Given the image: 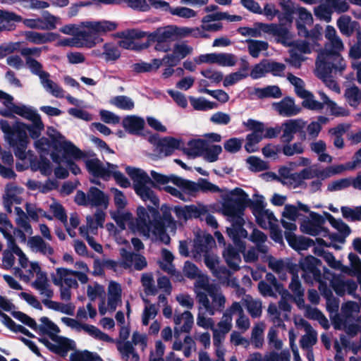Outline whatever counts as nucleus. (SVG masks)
<instances>
[{
    "label": "nucleus",
    "instance_id": "20",
    "mask_svg": "<svg viewBox=\"0 0 361 361\" xmlns=\"http://www.w3.org/2000/svg\"><path fill=\"white\" fill-rule=\"evenodd\" d=\"M189 148H183V152L194 158L198 157L203 155L205 147L208 145V142L206 140L203 139H192L188 142Z\"/></svg>",
    "mask_w": 361,
    "mask_h": 361
},
{
    "label": "nucleus",
    "instance_id": "32",
    "mask_svg": "<svg viewBox=\"0 0 361 361\" xmlns=\"http://www.w3.org/2000/svg\"><path fill=\"white\" fill-rule=\"evenodd\" d=\"M345 97L350 106L357 107L360 103L361 91L357 86L353 85L345 90Z\"/></svg>",
    "mask_w": 361,
    "mask_h": 361
},
{
    "label": "nucleus",
    "instance_id": "11",
    "mask_svg": "<svg viewBox=\"0 0 361 361\" xmlns=\"http://www.w3.org/2000/svg\"><path fill=\"white\" fill-rule=\"evenodd\" d=\"M88 172L94 177H99L107 180L111 174V169L117 168L116 165L107 163L108 169L103 166L102 163L98 159H87L85 161Z\"/></svg>",
    "mask_w": 361,
    "mask_h": 361
},
{
    "label": "nucleus",
    "instance_id": "61",
    "mask_svg": "<svg viewBox=\"0 0 361 361\" xmlns=\"http://www.w3.org/2000/svg\"><path fill=\"white\" fill-rule=\"evenodd\" d=\"M166 227L163 226L161 223H157V227H153V233L156 235H159V239L164 244L168 245L171 241V238L166 233Z\"/></svg>",
    "mask_w": 361,
    "mask_h": 361
},
{
    "label": "nucleus",
    "instance_id": "42",
    "mask_svg": "<svg viewBox=\"0 0 361 361\" xmlns=\"http://www.w3.org/2000/svg\"><path fill=\"white\" fill-rule=\"evenodd\" d=\"M215 243V240L211 234H207L203 236L202 238L198 239L195 242V247L198 252H207L209 247H211L213 244Z\"/></svg>",
    "mask_w": 361,
    "mask_h": 361
},
{
    "label": "nucleus",
    "instance_id": "21",
    "mask_svg": "<svg viewBox=\"0 0 361 361\" xmlns=\"http://www.w3.org/2000/svg\"><path fill=\"white\" fill-rule=\"evenodd\" d=\"M56 274L58 278L54 277L52 279V281L54 285H61V280H63V278L68 275L76 276L82 283H86L88 281V277L87 274L85 272L79 271L59 267L56 269Z\"/></svg>",
    "mask_w": 361,
    "mask_h": 361
},
{
    "label": "nucleus",
    "instance_id": "12",
    "mask_svg": "<svg viewBox=\"0 0 361 361\" xmlns=\"http://www.w3.org/2000/svg\"><path fill=\"white\" fill-rule=\"evenodd\" d=\"M175 32L172 28L168 27L164 29H157L156 31L149 33L147 36V43L143 45L137 44V51L144 47H148L150 42H171L175 40Z\"/></svg>",
    "mask_w": 361,
    "mask_h": 361
},
{
    "label": "nucleus",
    "instance_id": "4",
    "mask_svg": "<svg viewBox=\"0 0 361 361\" xmlns=\"http://www.w3.org/2000/svg\"><path fill=\"white\" fill-rule=\"evenodd\" d=\"M145 120L137 116V136H142L149 143L157 147L160 153H164L165 156H170L175 149H180L182 140L173 137H165L161 139L157 133L152 134L145 128Z\"/></svg>",
    "mask_w": 361,
    "mask_h": 361
},
{
    "label": "nucleus",
    "instance_id": "51",
    "mask_svg": "<svg viewBox=\"0 0 361 361\" xmlns=\"http://www.w3.org/2000/svg\"><path fill=\"white\" fill-rule=\"evenodd\" d=\"M267 73H271L274 76H281L286 69L285 64L267 59L266 62Z\"/></svg>",
    "mask_w": 361,
    "mask_h": 361
},
{
    "label": "nucleus",
    "instance_id": "46",
    "mask_svg": "<svg viewBox=\"0 0 361 361\" xmlns=\"http://www.w3.org/2000/svg\"><path fill=\"white\" fill-rule=\"evenodd\" d=\"M359 311L360 305L354 301H348L341 307V313L345 319L351 318L353 312H358Z\"/></svg>",
    "mask_w": 361,
    "mask_h": 361
},
{
    "label": "nucleus",
    "instance_id": "58",
    "mask_svg": "<svg viewBox=\"0 0 361 361\" xmlns=\"http://www.w3.org/2000/svg\"><path fill=\"white\" fill-rule=\"evenodd\" d=\"M344 169L343 165H339L336 167H329L326 169L315 171V176L321 178L322 179L327 178L334 174H338Z\"/></svg>",
    "mask_w": 361,
    "mask_h": 361
},
{
    "label": "nucleus",
    "instance_id": "48",
    "mask_svg": "<svg viewBox=\"0 0 361 361\" xmlns=\"http://www.w3.org/2000/svg\"><path fill=\"white\" fill-rule=\"evenodd\" d=\"M266 62L267 59H264L259 63L253 66L250 73L252 79L261 78L264 76L265 73H267Z\"/></svg>",
    "mask_w": 361,
    "mask_h": 361
},
{
    "label": "nucleus",
    "instance_id": "14",
    "mask_svg": "<svg viewBox=\"0 0 361 361\" xmlns=\"http://www.w3.org/2000/svg\"><path fill=\"white\" fill-rule=\"evenodd\" d=\"M276 110L283 116H293L301 111V108L295 104L293 98L285 97L279 102L274 104Z\"/></svg>",
    "mask_w": 361,
    "mask_h": 361
},
{
    "label": "nucleus",
    "instance_id": "7",
    "mask_svg": "<svg viewBox=\"0 0 361 361\" xmlns=\"http://www.w3.org/2000/svg\"><path fill=\"white\" fill-rule=\"evenodd\" d=\"M41 322L46 326L48 331V335L52 341H58L59 345H56L51 343L47 338H38L39 342L44 344L50 351L56 353L64 355L68 352V350L72 349L73 341L65 337H59L56 334L60 332L59 326L52 322L47 317H42L40 318Z\"/></svg>",
    "mask_w": 361,
    "mask_h": 361
},
{
    "label": "nucleus",
    "instance_id": "55",
    "mask_svg": "<svg viewBox=\"0 0 361 361\" xmlns=\"http://www.w3.org/2000/svg\"><path fill=\"white\" fill-rule=\"evenodd\" d=\"M248 76L247 73H241L240 71H237L235 73H230L226 75L224 80V86L228 87L234 85L237 82L246 78Z\"/></svg>",
    "mask_w": 361,
    "mask_h": 361
},
{
    "label": "nucleus",
    "instance_id": "49",
    "mask_svg": "<svg viewBox=\"0 0 361 361\" xmlns=\"http://www.w3.org/2000/svg\"><path fill=\"white\" fill-rule=\"evenodd\" d=\"M306 122L300 118L290 119L283 123L284 128L292 133H297L302 127H305Z\"/></svg>",
    "mask_w": 361,
    "mask_h": 361
},
{
    "label": "nucleus",
    "instance_id": "2",
    "mask_svg": "<svg viewBox=\"0 0 361 361\" xmlns=\"http://www.w3.org/2000/svg\"><path fill=\"white\" fill-rule=\"evenodd\" d=\"M24 123L17 121L11 127L6 120H0V127L10 146L14 148V154L19 159L26 158L25 150L28 144L27 133L24 131Z\"/></svg>",
    "mask_w": 361,
    "mask_h": 361
},
{
    "label": "nucleus",
    "instance_id": "24",
    "mask_svg": "<svg viewBox=\"0 0 361 361\" xmlns=\"http://www.w3.org/2000/svg\"><path fill=\"white\" fill-rule=\"evenodd\" d=\"M137 195H138L142 201L145 202L147 207V204H150L153 207H159V199L149 187H145L138 189Z\"/></svg>",
    "mask_w": 361,
    "mask_h": 361
},
{
    "label": "nucleus",
    "instance_id": "19",
    "mask_svg": "<svg viewBox=\"0 0 361 361\" xmlns=\"http://www.w3.org/2000/svg\"><path fill=\"white\" fill-rule=\"evenodd\" d=\"M115 37L121 38L118 42L119 47L126 49L135 50V29H128L115 34Z\"/></svg>",
    "mask_w": 361,
    "mask_h": 361
},
{
    "label": "nucleus",
    "instance_id": "26",
    "mask_svg": "<svg viewBox=\"0 0 361 361\" xmlns=\"http://www.w3.org/2000/svg\"><path fill=\"white\" fill-rule=\"evenodd\" d=\"M324 215L332 227L338 231L343 238L348 236L351 232L350 228L342 219H335L331 214L325 212Z\"/></svg>",
    "mask_w": 361,
    "mask_h": 361
},
{
    "label": "nucleus",
    "instance_id": "27",
    "mask_svg": "<svg viewBox=\"0 0 361 361\" xmlns=\"http://www.w3.org/2000/svg\"><path fill=\"white\" fill-rule=\"evenodd\" d=\"M278 42H280L285 47H290L293 43V35L288 29L283 25V22L279 25L275 35Z\"/></svg>",
    "mask_w": 361,
    "mask_h": 361
},
{
    "label": "nucleus",
    "instance_id": "62",
    "mask_svg": "<svg viewBox=\"0 0 361 361\" xmlns=\"http://www.w3.org/2000/svg\"><path fill=\"white\" fill-rule=\"evenodd\" d=\"M345 281L343 280L341 277H334L331 281V287L340 297L343 296L345 294Z\"/></svg>",
    "mask_w": 361,
    "mask_h": 361
},
{
    "label": "nucleus",
    "instance_id": "43",
    "mask_svg": "<svg viewBox=\"0 0 361 361\" xmlns=\"http://www.w3.org/2000/svg\"><path fill=\"white\" fill-rule=\"evenodd\" d=\"M236 62V56L233 54L217 53L216 64L221 66H233Z\"/></svg>",
    "mask_w": 361,
    "mask_h": 361
},
{
    "label": "nucleus",
    "instance_id": "22",
    "mask_svg": "<svg viewBox=\"0 0 361 361\" xmlns=\"http://www.w3.org/2000/svg\"><path fill=\"white\" fill-rule=\"evenodd\" d=\"M111 218L116 221L121 231L126 229V224L128 221L129 230L132 233L135 234V222L132 219L131 213H121L119 211H117L111 213Z\"/></svg>",
    "mask_w": 361,
    "mask_h": 361
},
{
    "label": "nucleus",
    "instance_id": "8",
    "mask_svg": "<svg viewBox=\"0 0 361 361\" xmlns=\"http://www.w3.org/2000/svg\"><path fill=\"white\" fill-rule=\"evenodd\" d=\"M53 149L57 152L63 151V157L65 159L69 170L74 175H78L81 173V170L78 165L71 159H80L85 157V153L74 145L71 141L61 142L56 137H53Z\"/></svg>",
    "mask_w": 361,
    "mask_h": 361
},
{
    "label": "nucleus",
    "instance_id": "28",
    "mask_svg": "<svg viewBox=\"0 0 361 361\" xmlns=\"http://www.w3.org/2000/svg\"><path fill=\"white\" fill-rule=\"evenodd\" d=\"M71 361H103L97 353H93L87 350L76 351L71 354Z\"/></svg>",
    "mask_w": 361,
    "mask_h": 361
},
{
    "label": "nucleus",
    "instance_id": "17",
    "mask_svg": "<svg viewBox=\"0 0 361 361\" xmlns=\"http://www.w3.org/2000/svg\"><path fill=\"white\" fill-rule=\"evenodd\" d=\"M336 24L340 32L347 37L351 36L355 30L360 28V23L357 21H353L351 18L346 15L340 16Z\"/></svg>",
    "mask_w": 361,
    "mask_h": 361
},
{
    "label": "nucleus",
    "instance_id": "40",
    "mask_svg": "<svg viewBox=\"0 0 361 361\" xmlns=\"http://www.w3.org/2000/svg\"><path fill=\"white\" fill-rule=\"evenodd\" d=\"M244 214H238L236 216H228L233 219L232 227L227 228L226 232L229 237H235L237 235V231L241 228L245 224V220L243 219Z\"/></svg>",
    "mask_w": 361,
    "mask_h": 361
},
{
    "label": "nucleus",
    "instance_id": "53",
    "mask_svg": "<svg viewBox=\"0 0 361 361\" xmlns=\"http://www.w3.org/2000/svg\"><path fill=\"white\" fill-rule=\"evenodd\" d=\"M243 140L238 137H232L227 140L224 144V149L230 153H235L242 147Z\"/></svg>",
    "mask_w": 361,
    "mask_h": 361
},
{
    "label": "nucleus",
    "instance_id": "3",
    "mask_svg": "<svg viewBox=\"0 0 361 361\" xmlns=\"http://www.w3.org/2000/svg\"><path fill=\"white\" fill-rule=\"evenodd\" d=\"M81 24L87 30H79L77 39L80 42L79 44L88 48H92L96 45L99 41V35L114 31L118 27V24L116 22L104 20L86 21L82 22Z\"/></svg>",
    "mask_w": 361,
    "mask_h": 361
},
{
    "label": "nucleus",
    "instance_id": "25",
    "mask_svg": "<svg viewBox=\"0 0 361 361\" xmlns=\"http://www.w3.org/2000/svg\"><path fill=\"white\" fill-rule=\"evenodd\" d=\"M255 94L259 99L280 98L282 92L279 86L269 85L263 88H256Z\"/></svg>",
    "mask_w": 361,
    "mask_h": 361
},
{
    "label": "nucleus",
    "instance_id": "38",
    "mask_svg": "<svg viewBox=\"0 0 361 361\" xmlns=\"http://www.w3.org/2000/svg\"><path fill=\"white\" fill-rule=\"evenodd\" d=\"M141 283L145 288V292L147 295H155L157 293V289L154 285L152 273L143 274L141 277Z\"/></svg>",
    "mask_w": 361,
    "mask_h": 361
},
{
    "label": "nucleus",
    "instance_id": "9",
    "mask_svg": "<svg viewBox=\"0 0 361 361\" xmlns=\"http://www.w3.org/2000/svg\"><path fill=\"white\" fill-rule=\"evenodd\" d=\"M3 99L5 100L3 102V104L8 109H0V115L4 117L14 118H16L14 114H16L32 121L40 116L35 111L30 109L25 105L18 106L13 104V97L11 100H8L9 99L7 98H3Z\"/></svg>",
    "mask_w": 361,
    "mask_h": 361
},
{
    "label": "nucleus",
    "instance_id": "13",
    "mask_svg": "<svg viewBox=\"0 0 361 361\" xmlns=\"http://www.w3.org/2000/svg\"><path fill=\"white\" fill-rule=\"evenodd\" d=\"M321 264L322 261L312 255H308L300 260V269L305 274H312L317 281L321 279L322 273L318 267Z\"/></svg>",
    "mask_w": 361,
    "mask_h": 361
},
{
    "label": "nucleus",
    "instance_id": "47",
    "mask_svg": "<svg viewBox=\"0 0 361 361\" xmlns=\"http://www.w3.org/2000/svg\"><path fill=\"white\" fill-rule=\"evenodd\" d=\"M251 341L255 348H260L263 345V329L259 326H255L251 334Z\"/></svg>",
    "mask_w": 361,
    "mask_h": 361
},
{
    "label": "nucleus",
    "instance_id": "35",
    "mask_svg": "<svg viewBox=\"0 0 361 361\" xmlns=\"http://www.w3.org/2000/svg\"><path fill=\"white\" fill-rule=\"evenodd\" d=\"M322 295L326 300V308L329 312L336 311L338 305L336 302H332L333 293L330 288L326 284H320L319 287Z\"/></svg>",
    "mask_w": 361,
    "mask_h": 361
},
{
    "label": "nucleus",
    "instance_id": "10",
    "mask_svg": "<svg viewBox=\"0 0 361 361\" xmlns=\"http://www.w3.org/2000/svg\"><path fill=\"white\" fill-rule=\"evenodd\" d=\"M245 250H242L239 246L228 244L222 252L223 257L228 267L234 271L240 270L241 262L240 253H244Z\"/></svg>",
    "mask_w": 361,
    "mask_h": 361
},
{
    "label": "nucleus",
    "instance_id": "36",
    "mask_svg": "<svg viewBox=\"0 0 361 361\" xmlns=\"http://www.w3.org/2000/svg\"><path fill=\"white\" fill-rule=\"evenodd\" d=\"M109 102L121 109L131 110L134 108L133 101L124 95L114 97L110 99Z\"/></svg>",
    "mask_w": 361,
    "mask_h": 361
},
{
    "label": "nucleus",
    "instance_id": "39",
    "mask_svg": "<svg viewBox=\"0 0 361 361\" xmlns=\"http://www.w3.org/2000/svg\"><path fill=\"white\" fill-rule=\"evenodd\" d=\"M222 152V147L221 145H214L211 147H205L203 156L204 159L209 162H214L219 159V155Z\"/></svg>",
    "mask_w": 361,
    "mask_h": 361
},
{
    "label": "nucleus",
    "instance_id": "15",
    "mask_svg": "<svg viewBox=\"0 0 361 361\" xmlns=\"http://www.w3.org/2000/svg\"><path fill=\"white\" fill-rule=\"evenodd\" d=\"M47 135H49L50 140L46 137H42L35 141V147L39 151L47 152L49 147H51L53 148V142L51 138L53 137H57L56 139L61 142L66 141L65 137L52 126L48 127Z\"/></svg>",
    "mask_w": 361,
    "mask_h": 361
},
{
    "label": "nucleus",
    "instance_id": "37",
    "mask_svg": "<svg viewBox=\"0 0 361 361\" xmlns=\"http://www.w3.org/2000/svg\"><path fill=\"white\" fill-rule=\"evenodd\" d=\"M341 211L343 217L348 221H361V206L355 207V208L343 206L341 208Z\"/></svg>",
    "mask_w": 361,
    "mask_h": 361
},
{
    "label": "nucleus",
    "instance_id": "45",
    "mask_svg": "<svg viewBox=\"0 0 361 361\" xmlns=\"http://www.w3.org/2000/svg\"><path fill=\"white\" fill-rule=\"evenodd\" d=\"M169 11L173 16L185 18H190L197 16V13L194 10L187 7L171 8L170 6Z\"/></svg>",
    "mask_w": 361,
    "mask_h": 361
},
{
    "label": "nucleus",
    "instance_id": "44",
    "mask_svg": "<svg viewBox=\"0 0 361 361\" xmlns=\"http://www.w3.org/2000/svg\"><path fill=\"white\" fill-rule=\"evenodd\" d=\"M207 209L203 207L198 208L194 204L185 205L186 221L190 219H197L207 214Z\"/></svg>",
    "mask_w": 361,
    "mask_h": 361
},
{
    "label": "nucleus",
    "instance_id": "23",
    "mask_svg": "<svg viewBox=\"0 0 361 361\" xmlns=\"http://www.w3.org/2000/svg\"><path fill=\"white\" fill-rule=\"evenodd\" d=\"M89 205L99 207L104 205L107 206L109 203L108 197L103 191L98 188L92 186L88 190Z\"/></svg>",
    "mask_w": 361,
    "mask_h": 361
},
{
    "label": "nucleus",
    "instance_id": "63",
    "mask_svg": "<svg viewBox=\"0 0 361 361\" xmlns=\"http://www.w3.org/2000/svg\"><path fill=\"white\" fill-rule=\"evenodd\" d=\"M351 180L349 178H341L329 183L327 187L329 191L341 190L351 185Z\"/></svg>",
    "mask_w": 361,
    "mask_h": 361
},
{
    "label": "nucleus",
    "instance_id": "18",
    "mask_svg": "<svg viewBox=\"0 0 361 361\" xmlns=\"http://www.w3.org/2000/svg\"><path fill=\"white\" fill-rule=\"evenodd\" d=\"M279 6L281 8V11L278 13L280 23L284 21L286 23L291 24L293 22V15L295 13L293 2L290 0H280Z\"/></svg>",
    "mask_w": 361,
    "mask_h": 361
},
{
    "label": "nucleus",
    "instance_id": "1",
    "mask_svg": "<svg viewBox=\"0 0 361 361\" xmlns=\"http://www.w3.org/2000/svg\"><path fill=\"white\" fill-rule=\"evenodd\" d=\"M159 207H153L147 204V210L142 206L137 207V230L140 223L146 226L150 224L152 227H157V223L159 222L166 228L171 230L176 229V221L171 215L173 209L167 204H163L160 208L162 214H160Z\"/></svg>",
    "mask_w": 361,
    "mask_h": 361
},
{
    "label": "nucleus",
    "instance_id": "6",
    "mask_svg": "<svg viewBox=\"0 0 361 361\" xmlns=\"http://www.w3.org/2000/svg\"><path fill=\"white\" fill-rule=\"evenodd\" d=\"M222 199L223 212L226 216L244 214L249 204H253V200L249 198L247 193L238 187L222 195Z\"/></svg>",
    "mask_w": 361,
    "mask_h": 361
},
{
    "label": "nucleus",
    "instance_id": "52",
    "mask_svg": "<svg viewBox=\"0 0 361 361\" xmlns=\"http://www.w3.org/2000/svg\"><path fill=\"white\" fill-rule=\"evenodd\" d=\"M303 147L301 142H298L293 145H283L281 148L283 154L287 157H290L295 154H302L303 152Z\"/></svg>",
    "mask_w": 361,
    "mask_h": 361
},
{
    "label": "nucleus",
    "instance_id": "16",
    "mask_svg": "<svg viewBox=\"0 0 361 361\" xmlns=\"http://www.w3.org/2000/svg\"><path fill=\"white\" fill-rule=\"evenodd\" d=\"M22 20V16L14 12L0 10V32L14 30L16 23H20Z\"/></svg>",
    "mask_w": 361,
    "mask_h": 361
},
{
    "label": "nucleus",
    "instance_id": "54",
    "mask_svg": "<svg viewBox=\"0 0 361 361\" xmlns=\"http://www.w3.org/2000/svg\"><path fill=\"white\" fill-rule=\"evenodd\" d=\"M152 183V178L141 169L137 168V190L141 188L148 187Z\"/></svg>",
    "mask_w": 361,
    "mask_h": 361
},
{
    "label": "nucleus",
    "instance_id": "64",
    "mask_svg": "<svg viewBox=\"0 0 361 361\" xmlns=\"http://www.w3.org/2000/svg\"><path fill=\"white\" fill-rule=\"evenodd\" d=\"M192 51V48L185 44H176L173 47V53L180 60L185 58Z\"/></svg>",
    "mask_w": 361,
    "mask_h": 361
},
{
    "label": "nucleus",
    "instance_id": "31",
    "mask_svg": "<svg viewBox=\"0 0 361 361\" xmlns=\"http://www.w3.org/2000/svg\"><path fill=\"white\" fill-rule=\"evenodd\" d=\"M245 305L246 309L252 318L259 317L262 314V302L259 300H252L249 295H246Z\"/></svg>",
    "mask_w": 361,
    "mask_h": 361
},
{
    "label": "nucleus",
    "instance_id": "57",
    "mask_svg": "<svg viewBox=\"0 0 361 361\" xmlns=\"http://www.w3.org/2000/svg\"><path fill=\"white\" fill-rule=\"evenodd\" d=\"M200 92L213 97L221 103H226L229 99L228 94L222 90H211L207 88H202Z\"/></svg>",
    "mask_w": 361,
    "mask_h": 361
},
{
    "label": "nucleus",
    "instance_id": "34",
    "mask_svg": "<svg viewBox=\"0 0 361 361\" xmlns=\"http://www.w3.org/2000/svg\"><path fill=\"white\" fill-rule=\"evenodd\" d=\"M119 253L121 255L119 266L124 269L131 268L133 262L135 260V252H129L126 247H121L119 249Z\"/></svg>",
    "mask_w": 361,
    "mask_h": 361
},
{
    "label": "nucleus",
    "instance_id": "56",
    "mask_svg": "<svg viewBox=\"0 0 361 361\" xmlns=\"http://www.w3.org/2000/svg\"><path fill=\"white\" fill-rule=\"evenodd\" d=\"M198 271L197 267L194 263L188 260L185 262L183 271L188 279H195L200 276Z\"/></svg>",
    "mask_w": 361,
    "mask_h": 361
},
{
    "label": "nucleus",
    "instance_id": "41",
    "mask_svg": "<svg viewBox=\"0 0 361 361\" xmlns=\"http://www.w3.org/2000/svg\"><path fill=\"white\" fill-rule=\"evenodd\" d=\"M247 162L250 164V169L255 172H259L269 169L268 164L259 158L250 156L247 159Z\"/></svg>",
    "mask_w": 361,
    "mask_h": 361
},
{
    "label": "nucleus",
    "instance_id": "29",
    "mask_svg": "<svg viewBox=\"0 0 361 361\" xmlns=\"http://www.w3.org/2000/svg\"><path fill=\"white\" fill-rule=\"evenodd\" d=\"M32 125H27L24 123L23 130L26 132L28 131L30 137L33 140L38 139L41 135L42 130L44 129V123L42 121L41 117H38L32 121Z\"/></svg>",
    "mask_w": 361,
    "mask_h": 361
},
{
    "label": "nucleus",
    "instance_id": "59",
    "mask_svg": "<svg viewBox=\"0 0 361 361\" xmlns=\"http://www.w3.org/2000/svg\"><path fill=\"white\" fill-rule=\"evenodd\" d=\"M54 216L62 223L66 224L68 216L64 207L60 203H54L50 206Z\"/></svg>",
    "mask_w": 361,
    "mask_h": 361
},
{
    "label": "nucleus",
    "instance_id": "60",
    "mask_svg": "<svg viewBox=\"0 0 361 361\" xmlns=\"http://www.w3.org/2000/svg\"><path fill=\"white\" fill-rule=\"evenodd\" d=\"M104 294V287L96 283L94 286L89 285L87 289V295L91 301H94L97 297H102Z\"/></svg>",
    "mask_w": 361,
    "mask_h": 361
},
{
    "label": "nucleus",
    "instance_id": "33",
    "mask_svg": "<svg viewBox=\"0 0 361 361\" xmlns=\"http://www.w3.org/2000/svg\"><path fill=\"white\" fill-rule=\"evenodd\" d=\"M248 51L249 54L253 58H257L261 51H265L268 49V42L265 41L250 39L248 40Z\"/></svg>",
    "mask_w": 361,
    "mask_h": 361
},
{
    "label": "nucleus",
    "instance_id": "50",
    "mask_svg": "<svg viewBox=\"0 0 361 361\" xmlns=\"http://www.w3.org/2000/svg\"><path fill=\"white\" fill-rule=\"evenodd\" d=\"M152 183L151 186L155 189H160V185H166L170 182L169 176L159 173L155 171H151Z\"/></svg>",
    "mask_w": 361,
    "mask_h": 361
},
{
    "label": "nucleus",
    "instance_id": "5",
    "mask_svg": "<svg viewBox=\"0 0 361 361\" xmlns=\"http://www.w3.org/2000/svg\"><path fill=\"white\" fill-rule=\"evenodd\" d=\"M316 66L317 77L324 80L331 78L333 72L343 71L345 68V61L341 54L334 51H322L318 54Z\"/></svg>",
    "mask_w": 361,
    "mask_h": 361
},
{
    "label": "nucleus",
    "instance_id": "30",
    "mask_svg": "<svg viewBox=\"0 0 361 361\" xmlns=\"http://www.w3.org/2000/svg\"><path fill=\"white\" fill-rule=\"evenodd\" d=\"M190 102L194 109L197 111H207L217 107V104L209 102L204 97H189Z\"/></svg>",
    "mask_w": 361,
    "mask_h": 361
}]
</instances>
